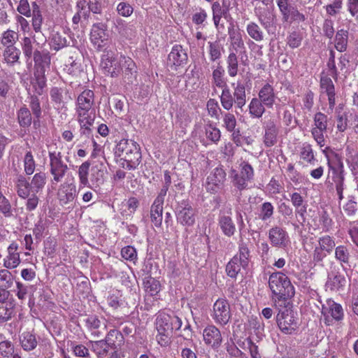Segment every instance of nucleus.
Listing matches in <instances>:
<instances>
[{"instance_id":"nucleus-64","label":"nucleus","mask_w":358,"mask_h":358,"mask_svg":"<svg viewBox=\"0 0 358 358\" xmlns=\"http://www.w3.org/2000/svg\"><path fill=\"white\" fill-rule=\"evenodd\" d=\"M346 151L349 155L346 159V162L350 168L352 175L355 177L358 176V153H352L349 146L347 147Z\"/></svg>"},{"instance_id":"nucleus-36","label":"nucleus","mask_w":358,"mask_h":358,"mask_svg":"<svg viewBox=\"0 0 358 358\" xmlns=\"http://www.w3.org/2000/svg\"><path fill=\"white\" fill-rule=\"evenodd\" d=\"M264 144L266 147L270 148L277 143L278 129L273 120L267 122L264 127Z\"/></svg>"},{"instance_id":"nucleus-35","label":"nucleus","mask_w":358,"mask_h":358,"mask_svg":"<svg viewBox=\"0 0 358 358\" xmlns=\"http://www.w3.org/2000/svg\"><path fill=\"white\" fill-rule=\"evenodd\" d=\"M334 252V259L341 264L344 270L345 266H350L352 255L351 247L349 245L343 244L337 245Z\"/></svg>"},{"instance_id":"nucleus-13","label":"nucleus","mask_w":358,"mask_h":358,"mask_svg":"<svg viewBox=\"0 0 358 358\" xmlns=\"http://www.w3.org/2000/svg\"><path fill=\"white\" fill-rule=\"evenodd\" d=\"M321 313L324 317V324L327 326L332 325L334 321H341L344 317L342 306L331 299H328L326 303L322 305Z\"/></svg>"},{"instance_id":"nucleus-63","label":"nucleus","mask_w":358,"mask_h":358,"mask_svg":"<svg viewBox=\"0 0 358 358\" xmlns=\"http://www.w3.org/2000/svg\"><path fill=\"white\" fill-rule=\"evenodd\" d=\"M18 33L13 30L8 29L1 35V43L3 47L15 45L18 41Z\"/></svg>"},{"instance_id":"nucleus-7","label":"nucleus","mask_w":358,"mask_h":358,"mask_svg":"<svg viewBox=\"0 0 358 358\" xmlns=\"http://www.w3.org/2000/svg\"><path fill=\"white\" fill-rule=\"evenodd\" d=\"M336 247V238L334 236L328 234L320 236L311 255V262L315 266H324V260Z\"/></svg>"},{"instance_id":"nucleus-17","label":"nucleus","mask_w":358,"mask_h":358,"mask_svg":"<svg viewBox=\"0 0 358 358\" xmlns=\"http://www.w3.org/2000/svg\"><path fill=\"white\" fill-rule=\"evenodd\" d=\"M167 61L168 65L176 71L180 67H183L188 62L187 50L181 45H174L168 55Z\"/></svg>"},{"instance_id":"nucleus-53","label":"nucleus","mask_w":358,"mask_h":358,"mask_svg":"<svg viewBox=\"0 0 358 358\" xmlns=\"http://www.w3.org/2000/svg\"><path fill=\"white\" fill-rule=\"evenodd\" d=\"M38 96L36 94H31L30 92H28L29 107L36 119H41L42 116V109Z\"/></svg>"},{"instance_id":"nucleus-26","label":"nucleus","mask_w":358,"mask_h":358,"mask_svg":"<svg viewBox=\"0 0 358 358\" xmlns=\"http://www.w3.org/2000/svg\"><path fill=\"white\" fill-rule=\"evenodd\" d=\"M231 214V208H229L227 212L220 211L217 218L218 226L222 233L229 238L232 237L236 231Z\"/></svg>"},{"instance_id":"nucleus-11","label":"nucleus","mask_w":358,"mask_h":358,"mask_svg":"<svg viewBox=\"0 0 358 358\" xmlns=\"http://www.w3.org/2000/svg\"><path fill=\"white\" fill-rule=\"evenodd\" d=\"M95 95L93 90H84L78 96L76 101V112L78 117H83L86 115H95L94 104Z\"/></svg>"},{"instance_id":"nucleus-57","label":"nucleus","mask_w":358,"mask_h":358,"mask_svg":"<svg viewBox=\"0 0 358 358\" xmlns=\"http://www.w3.org/2000/svg\"><path fill=\"white\" fill-rule=\"evenodd\" d=\"M90 165V162L89 161H86L78 167V174L80 185L82 187L90 186L88 176Z\"/></svg>"},{"instance_id":"nucleus-39","label":"nucleus","mask_w":358,"mask_h":358,"mask_svg":"<svg viewBox=\"0 0 358 358\" xmlns=\"http://www.w3.org/2000/svg\"><path fill=\"white\" fill-rule=\"evenodd\" d=\"M238 251L233 257H237V260L240 262V265H242V268L245 269L249 266L250 259V250L248 248L247 243L241 238L238 243Z\"/></svg>"},{"instance_id":"nucleus-54","label":"nucleus","mask_w":358,"mask_h":358,"mask_svg":"<svg viewBox=\"0 0 358 358\" xmlns=\"http://www.w3.org/2000/svg\"><path fill=\"white\" fill-rule=\"evenodd\" d=\"M274 206L269 201H265L259 206L258 217L262 221H267L273 217Z\"/></svg>"},{"instance_id":"nucleus-2","label":"nucleus","mask_w":358,"mask_h":358,"mask_svg":"<svg viewBox=\"0 0 358 358\" xmlns=\"http://www.w3.org/2000/svg\"><path fill=\"white\" fill-rule=\"evenodd\" d=\"M115 157H119L120 167L131 171L137 169L142 159L140 145L134 140L122 138L114 148Z\"/></svg>"},{"instance_id":"nucleus-48","label":"nucleus","mask_w":358,"mask_h":358,"mask_svg":"<svg viewBox=\"0 0 358 358\" xmlns=\"http://www.w3.org/2000/svg\"><path fill=\"white\" fill-rule=\"evenodd\" d=\"M227 69L229 77L234 78L238 72V59L237 52H230L226 59Z\"/></svg>"},{"instance_id":"nucleus-18","label":"nucleus","mask_w":358,"mask_h":358,"mask_svg":"<svg viewBox=\"0 0 358 358\" xmlns=\"http://www.w3.org/2000/svg\"><path fill=\"white\" fill-rule=\"evenodd\" d=\"M330 75L325 74L322 72L320 79V88L321 94H324L327 96L329 109L331 111L336 106V87L332 80L333 78H330Z\"/></svg>"},{"instance_id":"nucleus-5","label":"nucleus","mask_w":358,"mask_h":358,"mask_svg":"<svg viewBox=\"0 0 358 358\" xmlns=\"http://www.w3.org/2000/svg\"><path fill=\"white\" fill-rule=\"evenodd\" d=\"M255 176L254 169L247 161H242L239 165V171L232 169L230 171L229 178L234 190L239 193L251 188Z\"/></svg>"},{"instance_id":"nucleus-21","label":"nucleus","mask_w":358,"mask_h":358,"mask_svg":"<svg viewBox=\"0 0 358 358\" xmlns=\"http://www.w3.org/2000/svg\"><path fill=\"white\" fill-rule=\"evenodd\" d=\"M57 199L62 206L72 204L77 196L76 186L73 180L71 182H65L59 186L57 193Z\"/></svg>"},{"instance_id":"nucleus-32","label":"nucleus","mask_w":358,"mask_h":358,"mask_svg":"<svg viewBox=\"0 0 358 358\" xmlns=\"http://www.w3.org/2000/svg\"><path fill=\"white\" fill-rule=\"evenodd\" d=\"M18 244L13 241L7 248L8 255L3 259V266L8 269L17 268L20 262V252H17Z\"/></svg>"},{"instance_id":"nucleus-20","label":"nucleus","mask_w":358,"mask_h":358,"mask_svg":"<svg viewBox=\"0 0 358 358\" xmlns=\"http://www.w3.org/2000/svg\"><path fill=\"white\" fill-rule=\"evenodd\" d=\"M103 340L113 350L110 353V358H120L118 350L124 343L122 333L115 329H110L108 331Z\"/></svg>"},{"instance_id":"nucleus-49","label":"nucleus","mask_w":358,"mask_h":358,"mask_svg":"<svg viewBox=\"0 0 358 358\" xmlns=\"http://www.w3.org/2000/svg\"><path fill=\"white\" fill-rule=\"evenodd\" d=\"M335 48L343 52L347 50L348 43V31L345 29H341L338 30L335 36Z\"/></svg>"},{"instance_id":"nucleus-55","label":"nucleus","mask_w":358,"mask_h":358,"mask_svg":"<svg viewBox=\"0 0 358 358\" xmlns=\"http://www.w3.org/2000/svg\"><path fill=\"white\" fill-rule=\"evenodd\" d=\"M208 44L210 60L213 62L219 60L222 57V51L224 50L222 45L218 41H209Z\"/></svg>"},{"instance_id":"nucleus-30","label":"nucleus","mask_w":358,"mask_h":358,"mask_svg":"<svg viewBox=\"0 0 358 358\" xmlns=\"http://www.w3.org/2000/svg\"><path fill=\"white\" fill-rule=\"evenodd\" d=\"M121 61L123 80L127 84H132L137 77L136 64L131 58L125 56H121Z\"/></svg>"},{"instance_id":"nucleus-8","label":"nucleus","mask_w":358,"mask_h":358,"mask_svg":"<svg viewBox=\"0 0 358 358\" xmlns=\"http://www.w3.org/2000/svg\"><path fill=\"white\" fill-rule=\"evenodd\" d=\"M174 213L178 224L185 228L193 227L197 218V210L189 199L176 201Z\"/></svg>"},{"instance_id":"nucleus-10","label":"nucleus","mask_w":358,"mask_h":358,"mask_svg":"<svg viewBox=\"0 0 358 358\" xmlns=\"http://www.w3.org/2000/svg\"><path fill=\"white\" fill-rule=\"evenodd\" d=\"M50 173L52 176V184L60 182L69 171L68 165L63 161L61 152H49Z\"/></svg>"},{"instance_id":"nucleus-15","label":"nucleus","mask_w":358,"mask_h":358,"mask_svg":"<svg viewBox=\"0 0 358 358\" xmlns=\"http://www.w3.org/2000/svg\"><path fill=\"white\" fill-rule=\"evenodd\" d=\"M226 173L222 167H216L207 177L206 189L208 192L216 194L224 187Z\"/></svg>"},{"instance_id":"nucleus-12","label":"nucleus","mask_w":358,"mask_h":358,"mask_svg":"<svg viewBox=\"0 0 358 358\" xmlns=\"http://www.w3.org/2000/svg\"><path fill=\"white\" fill-rule=\"evenodd\" d=\"M231 312L228 301L224 298H220L213 305L211 317L215 322L220 326L227 325L231 318Z\"/></svg>"},{"instance_id":"nucleus-27","label":"nucleus","mask_w":358,"mask_h":358,"mask_svg":"<svg viewBox=\"0 0 358 358\" xmlns=\"http://www.w3.org/2000/svg\"><path fill=\"white\" fill-rule=\"evenodd\" d=\"M32 58L34 62V72L45 73L51 63V55L49 50L35 49V53Z\"/></svg>"},{"instance_id":"nucleus-29","label":"nucleus","mask_w":358,"mask_h":358,"mask_svg":"<svg viewBox=\"0 0 358 358\" xmlns=\"http://www.w3.org/2000/svg\"><path fill=\"white\" fill-rule=\"evenodd\" d=\"M47 87V78L45 73L33 72L30 77V87L27 92L36 94L37 96H42L45 93Z\"/></svg>"},{"instance_id":"nucleus-6","label":"nucleus","mask_w":358,"mask_h":358,"mask_svg":"<svg viewBox=\"0 0 358 358\" xmlns=\"http://www.w3.org/2000/svg\"><path fill=\"white\" fill-rule=\"evenodd\" d=\"M46 173L43 171L36 173L29 182L22 176H18L16 182V192L19 197L25 199L31 193H38L41 192L46 184Z\"/></svg>"},{"instance_id":"nucleus-40","label":"nucleus","mask_w":358,"mask_h":358,"mask_svg":"<svg viewBox=\"0 0 358 358\" xmlns=\"http://www.w3.org/2000/svg\"><path fill=\"white\" fill-rule=\"evenodd\" d=\"M77 118L80 125V135L86 137L92 136V127L95 120V115H86L83 117L77 116Z\"/></svg>"},{"instance_id":"nucleus-28","label":"nucleus","mask_w":358,"mask_h":358,"mask_svg":"<svg viewBox=\"0 0 358 358\" xmlns=\"http://www.w3.org/2000/svg\"><path fill=\"white\" fill-rule=\"evenodd\" d=\"M203 337L206 345L213 349L219 348L222 342V336L220 329L213 324L207 326L203 329Z\"/></svg>"},{"instance_id":"nucleus-61","label":"nucleus","mask_w":358,"mask_h":358,"mask_svg":"<svg viewBox=\"0 0 358 358\" xmlns=\"http://www.w3.org/2000/svg\"><path fill=\"white\" fill-rule=\"evenodd\" d=\"M241 268L242 265H240L237 257H232L226 265V273L229 278L236 279Z\"/></svg>"},{"instance_id":"nucleus-19","label":"nucleus","mask_w":358,"mask_h":358,"mask_svg":"<svg viewBox=\"0 0 358 358\" xmlns=\"http://www.w3.org/2000/svg\"><path fill=\"white\" fill-rule=\"evenodd\" d=\"M345 169H335L329 166V175L327 182L332 185L336 191L339 201L343 199V191L345 189Z\"/></svg>"},{"instance_id":"nucleus-37","label":"nucleus","mask_w":358,"mask_h":358,"mask_svg":"<svg viewBox=\"0 0 358 358\" xmlns=\"http://www.w3.org/2000/svg\"><path fill=\"white\" fill-rule=\"evenodd\" d=\"M322 152L327 158L329 169V166L335 169H344L342 157L332 148L326 147L324 149L322 150Z\"/></svg>"},{"instance_id":"nucleus-58","label":"nucleus","mask_w":358,"mask_h":358,"mask_svg":"<svg viewBox=\"0 0 358 358\" xmlns=\"http://www.w3.org/2000/svg\"><path fill=\"white\" fill-rule=\"evenodd\" d=\"M303 39V33L299 31L290 32L286 38V43L291 49H296L301 46Z\"/></svg>"},{"instance_id":"nucleus-52","label":"nucleus","mask_w":358,"mask_h":358,"mask_svg":"<svg viewBox=\"0 0 358 358\" xmlns=\"http://www.w3.org/2000/svg\"><path fill=\"white\" fill-rule=\"evenodd\" d=\"M248 36L257 42L262 41L264 38V33L259 25L255 22H250L246 27Z\"/></svg>"},{"instance_id":"nucleus-47","label":"nucleus","mask_w":358,"mask_h":358,"mask_svg":"<svg viewBox=\"0 0 358 358\" xmlns=\"http://www.w3.org/2000/svg\"><path fill=\"white\" fill-rule=\"evenodd\" d=\"M17 119L20 127L28 128L32 122L31 113L26 105L17 111Z\"/></svg>"},{"instance_id":"nucleus-56","label":"nucleus","mask_w":358,"mask_h":358,"mask_svg":"<svg viewBox=\"0 0 358 358\" xmlns=\"http://www.w3.org/2000/svg\"><path fill=\"white\" fill-rule=\"evenodd\" d=\"M21 47L26 62H30L35 53V49L31 38L28 36H24L22 40Z\"/></svg>"},{"instance_id":"nucleus-44","label":"nucleus","mask_w":358,"mask_h":358,"mask_svg":"<svg viewBox=\"0 0 358 358\" xmlns=\"http://www.w3.org/2000/svg\"><path fill=\"white\" fill-rule=\"evenodd\" d=\"M163 206L164 203L153 201L150 207V220L155 227H161L163 220Z\"/></svg>"},{"instance_id":"nucleus-3","label":"nucleus","mask_w":358,"mask_h":358,"mask_svg":"<svg viewBox=\"0 0 358 358\" xmlns=\"http://www.w3.org/2000/svg\"><path fill=\"white\" fill-rule=\"evenodd\" d=\"M268 287L275 306L287 304L295 294V289L289 278L282 271H275L269 275Z\"/></svg>"},{"instance_id":"nucleus-38","label":"nucleus","mask_w":358,"mask_h":358,"mask_svg":"<svg viewBox=\"0 0 358 358\" xmlns=\"http://www.w3.org/2000/svg\"><path fill=\"white\" fill-rule=\"evenodd\" d=\"M21 348L26 352L34 350L38 345L36 335L33 331H24L19 336Z\"/></svg>"},{"instance_id":"nucleus-46","label":"nucleus","mask_w":358,"mask_h":358,"mask_svg":"<svg viewBox=\"0 0 358 358\" xmlns=\"http://www.w3.org/2000/svg\"><path fill=\"white\" fill-rule=\"evenodd\" d=\"M3 56L5 62L9 66H14L19 62L21 51L15 45L4 47Z\"/></svg>"},{"instance_id":"nucleus-50","label":"nucleus","mask_w":358,"mask_h":358,"mask_svg":"<svg viewBox=\"0 0 358 358\" xmlns=\"http://www.w3.org/2000/svg\"><path fill=\"white\" fill-rule=\"evenodd\" d=\"M299 155L301 159L310 164H314L317 161L312 145L307 142L303 143L300 148Z\"/></svg>"},{"instance_id":"nucleus-42","label":"nucleus","mask_w":358,"mask_h":358,"mask_svg":"<svg viewBox=\"0 0 358 358\" xmlns=\"http://www.w3.org/2000/svg\"><path fill=\"white\" fill-rule=\"evenodd\" d=\"M0 358H22L19 352L15 351L14 344L8 340L0 342Z\"/></svg>"},{"instance_id":"nucleus-25","label":"nucleus","mask_w":358,"mask_h":358,"mask_svg":"<svg viewBox=\"0 0 358 358\" xmlns=\"http://www.w3.org/2000/svg\"><path fill=\"white\" fill-rule=\"evenodd\" d=\"M50 96L57 109L66 108V104L72 100L70 91L65 87H52L50 90Z\"/></svg>"},{"instance_id":"nucleus-16","label":"nucleus","mask_w":358,"mask_h":358,"mask_svg":"<svg viewBox=\"0 0 358 358\" xmlns=\"http://www.w3.org/2000/svg\"><path fill=\"white\" fill-rule=\"evenodd\" d=\"M87 330L94 338H100L107 331V321L96 315H89L84 320Z\"/></svg>"},{"instance_id":"nucleus-45","label":"nucleus","mask_w":358,"mask_h":358,"mask_svg":"<svg viewBox=\"0 0 358 358\" xmlns=\"http://www.w3.org/2000/svg\"><path fill=\"white\" fill-rule=\"evenodd\" d=\"M116 29L117 32L127 39H131L136 36V29L134 24L127 23L122 19L117 20Z\"/></svg>"},{"instance_id":"nucleus-41","label":"nucleus","mask_w":358,"mask_h":358,"mask_svg":"<svg viewBox=\"0 0 358 358\" xmlns=\"http://www.w3.org/2000/svg\"><path fill=\"white\" fill-rule=\"evenodd\" d=\"M266 108H267L266 106L257 97L252 98L248 104V112L252 118H261Z\"/></svg>"},{"instance_id":"nucleus-24","label":"nucleus","mask_w":358,"mask_h":358,"mask_svg":"<svg viewBox=\"0 0 358 358\" xmlns=\"http://www.w3.org/2000/svg\"><path fill=\"white\" fill-rule=\"evenodd\" d=\"M254 12L260 24L268 32L272 27H275L276 15L273 8L259 6L255 8Z\"/></svg>"},{"instance_id":"nucleus-33","label":"nucleus","mask_w":358,"mask_h":358,"mask_svg":"<svg viewBox=\"0 0 358 358\" xmlns=\"http://www.w3.org/2000/svg\"><path fill=\"white\" fill-rule=\"evenodd\" d=\"M264 103L267 108H273L278 99L274 87L269 84H264L258 92V97Z\"/></svg>"},{"instance_id":"nucleus-14","label":"nucleus","mask_w":358,"mask_h":358,"mask_svg":"<svg viewBox=\"0 0 358 358\" xmlns=\"http://www.w3.org/2000/svg\"><path fill=\"white\" fill-rule=\"evenodd\" d=\"M109 35L107 25L103 22L94 23L90 31V41L95 48L100 51L108 47Z\"/></svg>"},{"instance_id":"nucleus-62","label":"nucleus","mask_w":358,"mask_h":358,"mask_svg":"<svg viewBox=\"0 0 358 358\" xmlns=\"http://www.w3.org/2000/svg\"><path fill=\"white\" fill-rule=\"evenodd\" d=\"M204 128L207 139L217 144L220 141V130L210 122L206 124Z\"/></svg>"},{"instance_id":"nucleus-9","label":"nucleus","mask_w":358,"mask_h":358,"mask_svg":"<svg viewBox=\"0 0 358 358\" xmlns=\"http://www.w3.org/2000/svg\"><path fill=\"white\" fill-rule=\"evenodd\" d=\"M283 308L280 309L276 316V322L280 331L285 334H292L298 329V318L296 313L292 309L290 301L287 304H282Z\"/></svg>"},{"instance_id":"nucleus-34","label":"nucleus","mask_w":358,"mask_h":358,"mask_svg":"<svg viewBox=\"0 0 358 358\" xmlns=\"http://www.w3.org/2000/svg\"><path fill=\"white\" fill-rule=\"evenodd\" d=\"M69 36L65 31L52 30L49 36V45L52 50L57 52L70 45Z\"/></svg>"},{"instance_id":"nucleus-4","label":"nucleus","mask_w":358,"mask_h":358,"mask_svg":"<svg viewBox=\"0 0 358 358\" xmlns=\"http://www.w3.org/2000/svg\"><path fill=\"white\" fill-rule=\"evenodd\" d=\"M231 86L233 92L229 86L222 88V94L220 96L221 105L228 111L234 105L242 111L243 107L246 104V85L242 81L238 80L236 83H233Z\"/></svg>"},{"instance_id":"nucleus-22","label":"nucleus","mask_w":358,"mask_h":358,"mask_svg":"<svg viewBox=\"0 0 358 358\" xmlns=\"http://www.w3.org/2000/svg\"><path fill=\"white\" fill-rule=\"evenodd\" d=\"M268 240L273 247L285 248L290 243L287 231L280 226H274L268 230Z\"/></svg>"},{"instance_id":"nucleus-60","label":"nucleus","mask_w":358,"mask_h":358,"mask_svg":"<svg viewBox=\"0 0 358 358\" xmlns=\"http://www.w3.org/2000/svg\"><path fill=\"white\" fill-rule=\"evenodd\" d=\"M336 129L339 132H344L348 127V113L336 109Z\"/></svg>"},{"instance_id":"nucleus-23","label":"nucleus","mask_w":358,"mask_h":358,"mask_svg":"<svg viewBox=\"0 0 358 358\" xmlns=\"http://www.w3.org/2000/svg\"><path fill=\"white\" fill-rule=\"evenodd\" d=\"M228 34L234 50L237 52L238 49L243 50L241 52V62L243 65L247 66L249 62L248 57L246 54L245 43L241 33L235 30L234 24H230L228 27Z\"/></svg>"},{"instance_id":"nucleus-59","label":"nucleus","mask_w":358,"mask_h":358,"mask_svg":"<svg viewBox=\"0 0 358 358\" xmlns=\"http://www.w3.org/2000/svg\"><path fill=\"white\" fill-rule=\"evenodd\" d=\"M148 275L143 279V285L146 291L152 296L156 295L160 291V283L158 280L151 277L150 275Z\"/></svg>"},{"instance_id":"nucleus-43","label":"nucleus","mask_w":358,"mask_h":358,"mask_svg":"<svg viewBox=\"0 0 358 358\" xmlns=\"http://www.w3.org/2000/svg\"><path fill=\"white\" fill-rule=\"evenodd\" d=\"M212 86L220 89L228 86L224 69L220 64L213 70Z\"/></svg>"},{"instance_id":"nucleus-31","label":"nucleus","mask_w":358,"mask_h":358,"mask_svg":"<svg viewBox=\"0 0 358 358\" xmlns=\"http://www.w3.org/2000/svg\"><path fill=\"white\" fill-rule=\"evenodd\" d=\"M347 283L344 275L338 271H331L327 275L325 287L331 291H340L343 289Z\"/></svg>"},{"instance_id":"nucleus-1","label":"nucleus","mask_w":358,"mask_h":358,"mask_svg":"<svg viewBox=\"0 0 358 358\" xmlns=\"http://www.w3.org/2000/svg\"><path fill=\"white\" fill-rule=\"evenodd\" d=\"M155 324L157 331L156 335L157 343L162 348H166L171 343L173 334L181 329L182 322L174 312L168 313L159 311L156 315Z\"/></svg>"},{"instance_id":"nucleus-51","label":"nucleus","mask_w":358,"mask_h":358,"mask_svg":"<svg viewBox=\"0 0 358 358\" xmlns=\"http://www.w3.org/2000/svg\"><path fill=\"white\" fill-rule=\"evenodd\" d=\"M92 350L96 354L98 358H103L106 356L110 357V347L106 345L103 339L95 341H91Z\"/></svg>"}]
</instances>
